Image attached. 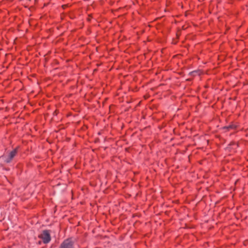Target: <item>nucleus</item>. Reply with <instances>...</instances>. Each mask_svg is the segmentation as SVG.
Segmentation results:
<instances>
[{"label": "nucleus", "instance_id": "4", "mask_svg": "<svg viewBox=\"0 0 248 248\" xmlns=\"http://www.w3.org/2000/svg\"><path fill=\"white\" fill-rule=\"evenodd\" d=\"M237 128V125L233 123H232L228 126H225L222 127V129L225 131H229L231 130H235Z\"/></svg>", "mask_w": 248, "mask_h": 248}, {"label": "nucleus", "instance_id": "3", "mask_svg": "<svg viewBox=\"0 0 248 248\" xmlns=\"http://www.w3.org/2000/svg\"><path fill=\"white\" fill-rule=\"evenodd\" d=\"M74 242L71 238L64 240L61 244L59 248H73Z\"/></svg>", "mask_w": 248, "mask_h": 248}, {"label": "nucleus", "instance_id": "1", "mask_svg": "<svg viewBox=\"0 0 248 248\" xmlns=\"http://www.w3.org/2000/svg\"><path fill=\"white\" fill-rule=\"evenodd\" d=\"M50 232L51 231L49 230H43L38 235V238L42 239L44 244H47L49 243L51 240Z\"/></svg>", "mask_w": 248, "mask_h": 248}, {"label": "nucleus", "instance_id": "5", "mask_svg": "<svg viewBox=\"0 0 248 248\" xmlns=\"http://www.w3.org/2000/svg\"><path fill=\"white\" fill-rule=\"evenodd\" d=\"M41 241H39V244H41Z\"/></svg>", "mask_w": 248, "mask_h": 248}, {"label": "nucleus", "instance_id": "2", "mask_svg": "<svg viewBox=\"0 0 248 248\" xmlns=\"http://www.w3.org/2000/svg\"><path fill=\"white\" fill-rule=\"evenodd\" d=\"M18 149L19 147H17L11 151L7 157L2 155L0 158H5L4 162L6 163H10L12 162L14 158L16 155Z\"/></svg>", "mask_w": 248, "mask_h": 248}]
</instances>
